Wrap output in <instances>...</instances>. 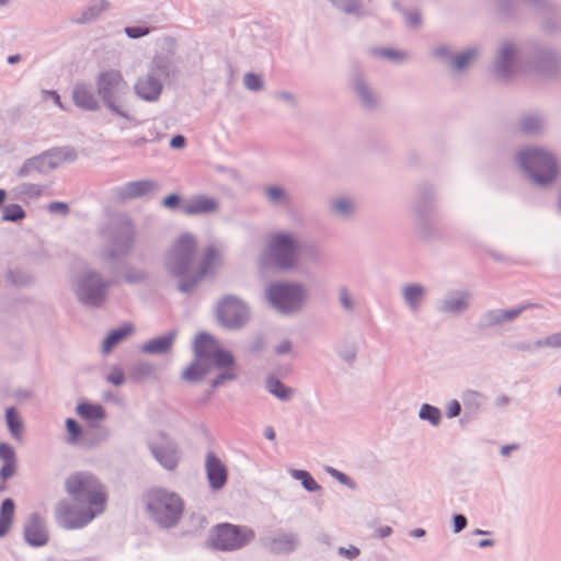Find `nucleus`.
Segmentation results:
<instances>
[{
    "mask_svg": "<svg viewBox=\"0 0 561 561\" xmlns=\"http://www.w3.org/2000/svg\"><path fill=\"white\" fill-rule=\"evenodd\" d=\"M77 151L71 147H55L43 153L26 159L18 170L19 178L32 176L34 173L48 174L57 169L62 162H73L77 160Z\"/></svg>",
    "mask_w": 561,
    "mask_h": 561,
    "instance_id": "9d476101",
    "label": "nucleus"
},
{
    "mask_svg": "<svg viewBox=\"0 0 561 561\" xmlns=\"http://www.w3.org/2000/svg\"><path fill=\"white\" fill-rule=\"evenodd\" d=\"M150 33V28L147 26H127L125 28V34L129 38H140Z\"/></svg>",
    "mask_w": 561,
    "mask_h": 561,
    "instance_id": "774afa93",
    "label": "nucleus"
},
{
    "mask_svg": "<svg viewBox=\"0 0 561 561\" xmlns=\"http://www.w3.org/2000/svg\"><path fill=\"white\" fill-rule=\"evenodd\" d=\"M473 293L467 288L448 289L435 305L438 313L449 317H460L470 310Z\"/></svg>",
    "mask_w": 561,
    "mask_h": 561,
    "instance_id": "6ab92c4d",
    "label": "nucleus"
},
{
    "mask_svg": "<svg viewBox=\"0 0 561 561\" xmlns=\"http://www.w3.org/2000/svg\"><path fill=\"white\" fill-rule=\"evenodd\" d=\"M208 367L209 371L211 370V367H216L218 369H232L236 368V359L231 352L218 347L208 358Z\"/></svg>",
    "mask_w": 561,
    "mask_h": 561,
    "instance_id": "4c0bfd02",
    "label": "nucleus"
},
{
    "mask_svg": "<svg viewBox=\"0 0 561 561\" xmlns=\"http://www.w3.org/2000/svg\"><path fill=\"white\" fill-rule=\"evenodd\" d=\"M149 450L152 457L165 470L173 471L180 462V450L178 444L165 435L151 438L148 442Z\"/></svg>",
    "mask_w": 561,
    "mask_h": 561,
    "instance_id": "4be33fe9",
    "label": "nucleus"
},
{
    "mask_svg": "<svg viewBox=\"0 0 561 561\" xmlns=\"http://www.w3.org/2000/svg\"><path fill=\"white\" fill-rule=\"evenodd\" d=\"M392 8L401 13L407 26L417 28L422 25V16L419 10H408L398 0L392 2Z\"/></svg>",
    "mask_w": 561,
    "mask_h": 561,
    "instance_id": "a18cd8bd",
    "label": "nucleus"
},
{
    "mask_svg": "<svg viewBox=\"0 0 561 561\" xmlns=\"http://www.w3.org/2000/svg\"><path fill=\"white\" fill-rule=\"evenodd\" d=\"M106 379L114 386H122L125 382V375L119 367H113Z\"/></svg>",
    "mask_w": 561,
    "mask_h": 561,
    "instance_id": "338daca9",
    "label": "nucleus"
},
{
    "mask_svg": "<svg viewBox=\"0 0 561 561\" xmlns=\"http://www.w3.org/2000/svg\"><path fill=\"white\" fill-rule=\"evenodd\" d=\"M224 260V248L216 244H209L205 248L202 260L192 275L184 280L179 282L178 289L183 294L192 293L207 274L220 266Z\"/></svg>",
    "mask_w": 561,
    "mask_h": 561,
    "instance_id": "f3484780",
    "label": "nucleus"
},
{
    "mask_svg": "<svg viewBox=\"0 0 561 561\" xmlns=\"http://www.w3.org/2000/svg\"><path fill=\"white\" fill-rule=\"evenodd\" d=\"M517 57V46L511 41H502L497 46L493 61L495 77L503 81L514 78L518 69Z\"/></svg>",
    "mask_w": 561,
    "mask_h": 561,
    "instance_id": "412c9836",
    "label": "nucleus"
},
{
    "mask_svg": "<svg viewBox=\"0 0 561 561\" xmlns=\"http://www.w3.org/2000/svg\"><path fill=\"white\" fill-rule=\"evenodd\" d=\"M350 85L360 106L369 112L376 111L380 105V95L371 87L365 77L364 71L354 65L350 75Z\"/></svg>",
    "mask_w": 561,
    "mask_h": 561,
    "instance_id": "aec40b11",
    "label": "nucleus"
},
{
    "mask_svg": "<svg viewBox=\"0 0 561 561\" xmlns=\"http://www.w3.org/2000/svg\"><path fill=\"white\" fill-rule=\"evenodd\" d=\"M528 68L543 79H556L561 76V56L552 47L536 45L531 49Z\"/></svg>",
    "mask_w": 561,
    "mask_h": 561,
    "instance_id": "dca6fc26",
    "label": "nucleus"
},
{
    "mask_svg": "<svg viewBox=\"0 0 561 561\" xmlns=\"http://www.w3.org/2000/svg\"><path fill=\"white\" fill-rule=\"evenodd\" d=\"M419 417L422 421H427L432 426H438L442 422L440 410L430 403H423L419 410Z\"/></svg>",
    "mask_w": 561,
    "mask_h": 561,
    "instance_id": "09e8293b",
    "label": "nucleus"
},
{
    "mask_svg": "<svg viewBox=\"0 0 561 561\" xmlns=\"http://www.w3.org/2000/svg\"><path fill=\"white\" fill-rule=\"evenodd\" d=\"M268 304L283 314H294L302 310L307 302L308 290L298 282H275L266 287Z\"/></svg>",
    "mask_w": 561,
    "mask_h": 561,
    "instance_id": "0eeeda50",
    "label": "nucleus"
},
{
    "mask_svg": "<svg viewBox=\"0 0 561 561\" xmlns=\"http://www.w3.org/2000/svg\"><path fill=\"white\" fill-rule=\"evenodd\" d=\"M46 523L37 513H32L24 526V539L32 547H43L48 542Z\"/></svg>",
    "mask_w": 561,
    "mask_h": 561,
    "instance_id": "cd10ccee",
    "label": "nucleus"
},
{
    "mask_svg": "<svg viewBox=\"0 0 561 561\" xmlns=\"http://www.w3.org/2000/svg\"><path fill=\"white\" fill-rule=\"evenodd\" d=\"M264 195L270 204L274 206H287L291 203V197L288 192L278 185L265 187Z\"/></svg>",
    "mask_w": 561,
    "mask_h": 561,
    "instance_id": "79ce46f5",
    "label": "nucleus"
},
{
    "mask_svg": "<svg viewBox=\"0 0 561 561\" xmlns=\"http://www.w3.org/2000/svg\"><path fill=\"white\" fill-rule=\"evenodd\" d=\"M18 191L21 196L35 199L42 195L43 186L34 183H22Z\"/></svg>",
    "mask_w": 561,
    "mask_h": 561,
    "instance_id": "bf43d9fd",
    "label": "nucleus"
},
{
    "mask_svg": "<svg viewBox=\"0 0 561 561\" xmlns=\"http://www.w3.org/2000/svg\"><path fill=\"white\" fill-rule=\"evenodd\" d=\"M289 473L295 480L300 481L306 491L319 492L322 490V486L313 479L310 472L300 469H291Z\"/></svg>",
    "mask_w": 561,
    "mask_h": 561,
    "instance_id": "de8ad7c7",
    "label": "nucleus"
},
{
    "mask_svg": "<svg viewBox=\"0 0 561 561\" xmlns=\"http://www.w3.org/2000/svg\"><path fill=\"white\" fill-rule=\"evenodd\" d=\"M153 373V366L149 363H138L131 371V378L141 381Z\"/></svg>",
    "mask_w": 561,
    "mask_h": 561,
    "instance_id": "e2e57ef3",
    "label": "nucleus"
},
{
    "mask_svg": "<svg viewBox=\"0 0 561 561\" xmlns=\"http://www.w3.org/2000/svg\"><path fill=\"white\" fill-rule=\"evenodd\" d=\"M221 371L211 380V390L225 385L227 381H233L237 379L234 368L232 369H220Z\"/></svg>",
    "mask_w": 561,
    "mask_h": 561,
    "instance_id": "052dcab7",
    "label": "nucleus"
},
{
    "mask_svg": "<svg viewBox=\"0 0 561 561\" xmlns=\"http://www.w3.org/2000/svg\"><path fill=\"white\" fill-rule=\"evenodd\" d=\"M5 423L11 436L20 440L22 438L24 424L20 417L19 411L14 407L5 409Z\"/></svg>",
    "mask_w": 561,
    "mask_h": 561,
    "instance_id": "a19ab883",
    "label": "nucleus"
},
{
    "mask_svg": "<svg viewBox=\"0 0 561 561\" xmlns=\"http://www.w3.org/2000/svg\"><path fill=\"white\" fill-rule=\"evenodd\" d=\"M65 491L75 502L91 506L93 511L105 510L107 495L104 485L91 472L77 471L65 479Z\"/></svg>",
    "mask_w": 561,
    "mask_h": 561,
    "instance_id": "423d86ee",
    "label": "nucleus"
},
{
    "mask_svg": "<svg viewBox=\"0 0 561 561\" xmlns=\"http://www.w3.org/2000/svg\"><path fill=\"white\" fill-rule=\"evenodd\" d=\"M298 257V243L293 233L280 231L272 234L263 252L265 264L282 271L295 267Z\"/></svg>",
    "mask_w": 561,
    "mask_h": 561,
    "instance_id": "1a4fd4ad",
    "label": "nucleus"
},
{
    "mask_svg": "<svg viewBox=\"0 0 561 561\" xmlns=\"http://www.w3.org/2000/svg\"><path fill=\"white\" fill-rule=\"evenodd\" d=\"M71 96L75 105L84 111L95 112L100 110L98 92L95 93L93 87L88 82H77L73 85Z\"/></svg>",
    "mask_w": 561,
    "mask_h": 561,
    "instance_id": "c85d7f7f",
    "label": "nucleus"
},
{
    "mask_svg": "<svg viewBox=\"0 0 561 561\" xmlns=\"http://www.w3.org/2000/svg\"><path fill=\"white\" fill-rule=\"evenodd\" d=\"M148 278V273L145 270L135 267L133 265H125L123 270V279L127 284L138 285Z\"/></svg>",
    "mask_w": 561,
    "mask_h": 561,
    "instance_id": "3c124183",
    "label": "nucleus"
},
{
    "mask_svg": "<svg viewBox=\"0 0 561 561\" xmlns=\"http://www.w3.org/2000/svg\"><path fill=\"white\" fill-rule=\"evenodd\" d=\"M0 459L3 462H18L14 448L8 443H0Z\"/></svg>",
    "mask_w": 561,
    "mask_h": 561,
    "instance_id": "69168bd1",
    "label": "nucleus"
},
{
    "mask_svg": "<svg viewBox=\"0 0 561 561\" xmlns=\"http://www.w3.org/2000/svg\"><path fill=\"white\" fill-rule=\"evenodd\" d=\"M197 252V240L190 232L182 233L175 239L165 256V268L180 282L192 275V266Z\"/></svg>",
    "mask_w": 561,
    "mask_h": 561,
    "instance_id": "6e6552de",
    "label": "nucleus"
},
{
    "mask_svg": "<svg viewBox=\"0 0 561 561\" xmlns=\"http://www.w3.org/2000/svg\"><path fill=\"white\" fill-rule=\"evenodd\" d=\"M432 53L436 59L451 66V62L454 59V54H453L451 48L448 45H445V44L438 45L433 48Z\"/></svg>",
    "mask_w": 561,
    "mask_h": 561,
    "instance_id": "680f3d73",
    "label": "nucleus"
},
{
    "mask_svg": "<svg viewBox=\"0 0 561 561\" xmlns=\"http://www.w3.org/2000/svg\"><path fill=\"white\" fill-rule=\"evenodd\" d=\"M263 548L274 554H289L300 545V538L296 533L278 528L261 537Z\"/></svg>",
    "mask_w": 561,
    "mask_h": 561,
    "instance_id": "5701e85b",
    "label": "nucleus"
},
{
    "mask_svg": "<svg viewBox=\"0 0 561 561\" xmlns=\"http://www.w3.org/2000/svg\"><path fill=\"white\" fill-rule=\"evenodd\" d=\"M534 304H524L512 309L494 308L485 310L479 318L478 328L488 330L494 327H500L505 323L516 320L525 310L534 307Z\"/></svg>",
    "mask_w": 561,
    "mask_h": 561,
    "instance_id": "393cba45",
    "label": "nucleus"
},
{
    "mask_svg": "<svg viewBox=\"0 0 561 561\" xmlns=\"http://www.w3.org/2000/svg\"><path fill=\"white\" fill-rule=\"evenodd\" d=\"M219 346L217 341L208 333L201 332L194 341V360L183 370L182 379L190 382L201 381L209 374L208 358Z\"/></svg>",
    "mask_w": 561,
    "mask_h": 561,
    "instance_id": "4468645a",
    "label": "nucleus"
},
{
    "mask_svg": "<svg viewBox=\"0 0 561 561\" xmlns=\"http://www.w3.org/2000/svg\"><path fill=\"white\" fill-rule=\"evenodd\" d=\"M480 55V50L478 47H470L466 49L465 51L454 56L451 68L455 71H462L467 69L470 65V62L474 59H477Z\"/></svg>",
    "mask_w": 561,
    "mask_h": 561,
    "instance_id": "c03bdc74",
    "label": "nucleus"
},
{
    "mask_svg": "<svg viewBox=\"0 0 561 561\" xmlns=\"http://www.w3.org/2000/svg\"><path fill=\"white\" fill-rule=\"evenodd\" d=\"M254 537L255 534L250 527L222 523L211 529L209 540L216 550L234 551L249 545Z\"/></svg>",
    "mask_w": 561,
    "mask_h": 561,
    "instance_id": "f8f14e48",
    "label": "nucleus"
},
{
    "mask_svg": "<svg viewBox=\"0 0 561 561\" xmlns=\"http://www.w3.org/2000/svg\"><path fill=\"white\" fill-rule=\"evenodd\" d=\"M336 352L342 360L351 364L356 359L357 344L352 340L345 339L341 341Z\"/></svg>",
    "mask_w": 561,
    "mask_h": 561,
    "instance_id": "603ef678",
    "label": "nucleus"
},
{
    "mask_svg": "<svg viewBox=\"0 0 561 561\" xmlns=\"http://www.w3.org/2000/svg\"><path fill=\"white\" fill-rule=\"evenodd\" d=\"M427 295V288L420 283H405L401 286V297L407 308L419 312Z\"/></svg>",
    "mask_w": 561,
    "mask_h": 561,
    "instance_id": "2f4dec72",
    "label": "nucleus"
},
{
    "mask_svg": "<svg viewBox=\"0 0 561 561\" xmlns=\"http://www.w3.org/2000/svg\"><path fill=\"white\" fill-rule=\"evenodd\" d=\"M178 331L171 330L168 333L157 336L144 343L140 351L145 354L164 355L168 354L176 340Z\"/></svg>",
    "mask_w": 561,
    "mask_h": 561,
    "instance_id": "473e14b6",
    "label": "nucleus"
},
{
    "mask_svg": "<svg viewBox=\"0 0 561 561\" xmlns=\"http://www.w3.org/2000/svg\"><path fill=\"white\" fill-rule=\"evenodd\" d=\"M370 54L375 57L390 59L394 61H402V59L407 57L405 53L393 48H371Z\"/></svg>",
    "mask_w": 561,
    "mask_h": 561,
    "instance_id": "6e6d98bb",
    "label": "nucleus"
},
{
    "mask_svg": "<svg viewBox=\"0 0 561 561\" xmlns=\"http://www.w3.org/2000/svg\"><path fill=\"white\" fill-rule=\"evenodd\" d=\"M77 413L84 420L96 421L105 417L104 409L100 404L80 403L76 408Z\"/></svg>",
    "mask_w": 561,
    "mask_h": 561,
    "instance_id": "49530a36",
    "label": "nucleus"
},
{
    "mask_svg": "<svg viewBox=\"0 0 561 561\" xmlns=\"http://www.w3.org/2000/svg\"><path fill=\"white\" fill-rule=\"evenodd\" d=\"M136 234V227L128 217L119 215L112 218L102 229L105 245L100 256L112 264L128 256L134 249Z\"/></svg>",
    "mask_w": 561,
    "mask_h": 561,
    "instance_id": "f03ea898",
    "label": "nucleus"
},
{
    "mask_svg": "<svg viewBox=\"0 0 561 561\" xmlns=\"http://www.w3.org/2000/svg\"><path fill=\"white\" fill-rule=\"evenodd\" d=\"M26 216L25 210L19 204H9L3 207L2 220L18 222Z\"/></svg>",
    "mask_w": 561,
    "mask_h": 561,
    "instance_id": "5fc2aeb1",
    "label": "nucleus"
},
{
    "mask_svg": "<svg viewBox=\"0 0 561 561\" xmlns=\"http://www.w3.org/2000/svg\"><path fill=\"white\" fill-rule=\"evenodd\" d=\"M331 211L339 218H350L356 209V203L350 197H337L330 202Z\"/></svg>",
    "mask_w": 561,
    "mask_h": 561,
    "instance_id": "ea45409f",
    "label": "nucleus"
},
{
    "mask_svg": "<svg viewBox=\"0 0 561 561\" xmlns=\"http://www.w3.org/2000/svg\"><path fill=\"white\" fill-rule=\"evenodd\" d=\"M461 400L465 405V415L478 414L486 403V397L480 391L467 389L461 393Z\"/></svg>",
    "mask_w": 561,
    "mask_h": 561,
    "instance_id": "e433bc0d",
    "label": "nucleus"
},
{
    "mask_svg": "<svg viewBox=\"0 0 561 561\" xmlns=\"http://www.w3.org/2000/svg\"><path fill=\"white\" fill-rule=\"evenodd\" d=\"M7 279L16 287H28L35 282V278L30 273L21 270H11L7 274Z\"/></svg>",
    "mask_w": 561,
    "mask_h": 561,
    "instance_id": "864d4df0",
    "label": "nucleus"
},
{
    "mask_svg": "<svg viewBox=\"0 0 561 561\" xmlns=\"http://www.w3.org/2000/svg\"><path fill=\"white\" fill-rule=\"evenodd\" d=\"M265 390L282 402H288L293 400L296 394V389L286 386L275 375L271 374L265 378L264 382Z\"/></svg>",
    "mask_w": 561,
    "mask_h": 561,
    "instance_id": "f704fd0d",
    "label": "nucleus"
},
{
    "mask_svg": "<svg viewBox=\"0 0 561 561\" xmlns=\"http://www.w3.org/2000/svg\"><path fill=\"white\" fill-rule=\"evenodd\" d=\"M146 507L150 518L161 528L175 527L184 511L181 496L168 489L154 488L145 495Z\"/></svg>",
    "mask_w": 561,
    "mask_h": 561,
    "instance_id": "7ed1b4c3",
    "label": "nucleus"
},
{
    "mask_svg": "<svg viewBox=\"0 0 561 561\" xmlns=\"http://www.w3.org/2000/svg\"><path fill=\"white\" fill-rule=\"evenodd\" d=\"M325 472L351 490H355L357 488L356 482L352 478L333 467L327 466Z\"/></svg>",
    "mask_w": 561,
    "mask_h": 561,
    "instance_id": "13d9d810",
    "label": "nucleus"
},
{
    "mask_svg": "<svg viewBox=\"0 0 561 561\" xmlns=\"http://www.w3.org/2000/svg\"><path fill=\"white\" fill-rule=\"evenodd\" d=\"M515 162L528 179L540 187L551 185L559 175L557 156L546 147H523L515 153Z\"/></svg>",
    "mask_w": 561,
    "mask_h": 561,
    "instance_id": "f257e3e1",
    "label": "nucleus"
},
{
    "mask_svg": "<svg viewBox=\"0 0 561 561\" xmlns=\"http://www.w3.org/2000/svg\"><path fill=\"white\" fill-rule=\"evenodd\" d=\"M546 127V118L539 113H527L518 119V129L528 136L541 134Z\"/></svg>",
    "mask_w": 561,
    "mask_h": 561,
    "instance_id": "c9c22d12",
    "label": "nucleus"
},
{
    "mask_svg": "<svg viewBox=\"0 0 561 561\" xmlns=\"http://www.w3.org/2000/svg\"><path fill=\"white\" fill-rule=\"evenodd\" d=\"M110 282L96 271H85L77 277L75 294L87 307H101L106 300Z\"/></svg>",
    "mask_w": 561,
    "mask_h": 561,
    "instance_id": "ddd939ff",
    "label": "nucleus"
},
{
    "mask_svg": "<svg viewBox=\"0 0 561 561\" xmlns=\"http://www.w3.org/2000/svg\"><path fill=\"white\" fill-rule=\"evenodd\" d=\"M243 85L251 92H259L264 88L263 78L253 72H247L243 77Z\"/></svg>",
    "mask_w": 561,
    "mask_h": 561,
    "instance_id": "4d7b16f0",
    "label": "nucleus"
},
{
    "mask_svg": "<svg viewBox=\"0 0 561 561\" xmlns=\"http://www.w3.org/2000/svg\"><path fill=\"white\" fill-rule=\"evenodd\" d=\"M334 8L350 14L360 15L363 14V0H329Z\"/></svg>",
    "mask_w": 561,
    "mask_h": 561,
    "instance_id": "8fccbe9b",
    "label": "nucleus"
},
{
    "mask_svg": "<svg viewBox=\"0 0 561 561\" xmlns=\"http://www.w3.org/2000/svg\"><path fill=\"white\" fill-rule=\"evenodd\" d=\"M95 84L98 95L110 112L126 121H134L126 108L129 85L121 71L115 69L101 71L96 77Z\"/></svg>",
    "mask_w": 561,
    "mask_h": 561,
    "instance_id": "39448f33",
    "label": "nucleus"
},
{
    "mask_svg": "<svg viewBox=\"0 0 561 561\" xmlns=\"http://www.w3.org/2000/svg\"><path fill=\"white\" fill-rule=\"evenodd\" d=\"M176 76V66L165 55H157L151 60L148 70L140 76L135 84L134 92L145 102H157L163 90L164 82Z\"/></svg>",
    "mask_w": 561,
    "mask_h": 561,
    "instance_id": "20e7f679",
    "label": "nucleus"
},
{
    "mask_svg": "<svg viewBox=\"0 0 561 561\" xmlns=\"http://www.w3.org/2000/svg\"><path fill=\"white\" fill-rule=\"evenodd\" d=\"M15 503L12 499H4L0 507V537L7 536L9 533L13 517H14Z\"/></svg>",
    "mask_w": 561,
    "mask_h": 561,
    "instance_id": "58836bf2",
    "label": "nucleus"
},
{
    "mask_svg": "<svg viewBox=\"0 0 561 561\" xmlns=\"http://www.w3.org/2000/svg\"><path fill=\"white\" fill-rule=\"evenodd\" d=\"M218 322L228 330L241 329L249 320V307L239 297L225 296L217 305Z\"/></svg>",
    "mask_w": 561,
    "mask_h": 561,
    "instance_id": "a211bd4d",
    "label": "nucleus"
},
{
    "mask_svg": "<svg viewBox=\"0 0 561 561\" xmlns=\"http://www.w3.org/2000/svg\"><path fill=\"white\" fill-rule=\"evenodd\" d=\"M160 185L154 180H139L127 182L124 185L114 188V195L119 201L140 198L153 194Z\"/></svg>",
    "mask_w": 561,
    "mask_h": 561,
    "instance_id": "a878e982",
    "label": "nucleus"
},
{
    "mask_svg": "<svg viewBox=\"0 0 561 561\" xmlns=\"http://www.w3.org/2000/svg\"><path fill=\"white\" fill-rule=\"evenodd\" d=\"M339 300L346 312H354L355 304L346 286L339 287Z\"/></svg>",
    "mask_w": 561,
    "mask_h": 561,
    "instance_id": "0e129e2a",
    "label": "nucleus"
},
{
    "mask_svg": "<svg viewBox=\"0 0 561 561\" xmlns=\"http://www.w3.org/2000/svg\"><path fill=\"white\" fill-rule=\"evenodd\" d=\"M561 348V332L549 334L536 341H518L513 343L512 348L519 353L533 354L540 348Z\"/></svg>",
    "mask_w": 561,
    "mask_h": 561,
    "instance_id": "7c9ffc66",
    "label": "nucleus"
},
{
    "mask_svg": "<svg viewBox=\"0 0 561 561\" xmlns=\"http://www.w3.org/2000/svg\"><path fill=\"white\" fill-rule=\"evenodd\" d=\"M219 209V202L207 195H195L182 204V211L187 216L214 214Z\"/></svg>",
    "mask_w": 561,
    "mask_h": 561,
    "instance_id": "c756f323",
    "label": "nucleus"
},
{
    "mask_svg": "<svg viewBox=\"0 0 561 561\" xmlns=\"http://www.w3.org/2000/svg\"><path fill=\"white\" fill-rule=\"evenodd\" d=\"M133 332L131 325H124L112 330L107 336L104 339L102 344L103 353H110L114 346L121 343L126 336H128Z\"/></svg>",
    "mask_w": 561,
    "mask_h": 561,
    "instance_id": "37998d69",
    "label": "nucleus"
},
{
    "mask_svg": "<svg viewBox=\"0 0 561 561\" xmlns=\"http://www.w3.org/2000/svg\"><path fill=\"white\" fill-rule=\"evenodd\" d=\"M65 426L68 433L65 442L68 445H80L83 447H93L107 439V431L101 428L99 431H83L82 426L75 419H67Z\"/></svg>",
    "mask_w": 561,
    "mask_h": 561,
    "instance_id": "b1692460",
    "label": "nucleus"
},
{
    "mask_svg": "<svg viewBox=\"0 0 561 561\" xmlns=\"http://www.w3.org/2000/svg\"><path fill=\"white\" fill-rule=\"evenodd\" d=\"M437 206L436 187L431 182L417 185L411 211L419 224V233L427 239L430 237L427 218Z\"/></svg>",
    "mask_w": 561,
    "mask_h": 561,
    "instance_id": "2eb2a0df",
    "label": "nucleus"
},
{
    "mask_svg": "<svg viewBox=\"0 0 561 561\" xmlns=\"http://www.w3.org/2000/svg\"><path fill=\"white\" fill-rule=\"evenodd\" d=\"M110 2L107 0H92L83 7L73 18L75 24H89L95 21L104 11L108 10Z\"/></svg>",
    "mask_w": 561,
    "mask_h": 561,
    "instance_id": "72a5a7b5",
    "label": "nucleus"
},
{
    "mask_svg": "<svg viewBox=\"0 0 561 561\" xmlns=\"http://www.w3.org/2000/svg\"><path fill=\"white\" fill-rule=\"evenodd\" d=\"M205 471L209 488L213 491L221 490L228 480V470L220 458L211 450L205 456Z\"/></svg>",
    "mask_w": 561,
    "mask_h": 561,
    "instance_id": "bb28decb",
    "label": "nucleus"
},
{
    "mask_svg": "<svg viewBox=\"0 0 561 561\" xmlns=\"http://www.w3.org/2000/svg\"><path fill=\"white\" fill-rule=\"evenodd\" d=\"M101 514L102 510L93 511L91 506L75 502L72 499H61L54 508L56 524L66 530L81 529Z\"/></svg>",
    "mask_w": 561,
    "mask_h": 561,
    "instance_id": "9b49d317",
    "label": "nucleus"
}]
</instances>
